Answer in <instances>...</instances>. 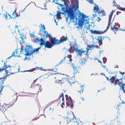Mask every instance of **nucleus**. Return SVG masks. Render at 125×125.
<instances>
[{
	"mask_svg": "<svg viewBox=\"0 0 125 125\" xmlns=\"http://www.w3.org/2000/svg\"><path fill=\"white\" fill-rule=\"evenodd\" d=\"M15 28H18V25H16L15 26Z\"/></svg>",
	"mask_w": 125,
	"mask_h": 125,
	"instance_id": "nucleus-58",
	"label": "nucleus"
},
{
	"mask_svg": "<svg viewBox=\"0 0 125 125\" xmlns=\"http://www.w3.org/2000/svg\"><path fill=\"white\" fill-rule=\"evenodd\" d=\"M3 16L4 17V19L6 20H8L10 19H12L11 16L8 13H6V14H3Z\"/></svg>",
	"mask_w": 125,
	"mask_h": 125,
	"instance_id": "nucleus-23",
	"label": "nucleus"
},
{
	"mask_svg": "<svg viewBox=\"0 0 125 125\" xmlns=\"http://www.w3.org/2000/svg\"><path fill=\"white\" fill-rule=\"evenodd\" d=\"M103 67L105 69V68H106V67L105 66H103Z\"/></svg>",
	"mask_w": 125,
	"mask_h": 125,
	"instance_id": "nucleus-61",
	"label": "nucleus"
},
{
	"mask_svg": "<svg viewBox=\"0 0 125 125\" xmlns=\"http://www.w3.org/2000/svg\"><path fill=\"white\" fill-rule=\"evenodd\" d=\"M44 46L45 48H51L52 46L51 42H50L48 41H46V43Z\"/></svg>",
	"mask_w": 125,
	"mask_h": 125,
	"instance_id": "nucleus-21",
	"label": "nucleus"
},
{
	"mask_svg": "<svg viewBox=\"0 0 125 125\" xmlns=\"http://www.w3.org/2000/svg\"><path fill=\"white\" fill-rule=\"evenodd\" d=\"M74 72L75 73H79V68L74 67H73Z\"/></svg>",
	"mask_w": 125,
	"mask_h": 125,
	"instance_id": "nucleus-36",
	"label": "nucleus"
},
{
	"mask_svg": "<svg viewBox=\"0 0 125 125\" xmlns=\"http://www.w3.org/2000/svg\"><path fill=\"white\" fill-rule=\"evenodd\" d=\"M68 78L67 77L63 78L61 80H59V82L60 83H62L67 81L69 82V81H68Z\"/></svg>",
	"mask_w": 125,
	"mask_h": 125,
	"instance_id": "nucleus-24",
	"label": "nucleus"
},
{
	"mask_svg": "<svg viewBox=\"0 0 125 125\" xmlns=\"http://www.w3.org/2000/svg\"><path fill=\"white\" fill-rule=\"evenodd\" d=\"M78 121V119H76V118L74 116V118H73L72 120H71L69 122H71L73 124V125H79Z\"/></svg>",
	"mask_w": 125,
	"mask_h": 125,
	"instance_id": "nucleus-18",
	"label": "nucleus"
},
{
	"mask_svg": "<svg viewBox=\"0 0 125 125\" xmlns=\"http://www.w3.org/2000/svg\"><path fill=\"white\" fill-rule=\"evenodd\" d=\"M84 87V85H82L80 87L78 91V92L79 94H81L83 93Z\"/></svg>",
	"mask_w": 125,
	"mask_h": 125,
	"instance_id": "nucleus-26",
	"label": "nucleus"
},
{
	"mask_svg": "<svg viewBox=\"0 0 125 125\" xmlns=\"http://www.w3.org/2000/svg\"><path fill=\"white\" fill-rule=\"evenodd\" d=\"M62 101H64V97L62 98Z\"/></svg>",
	"mask_w": 125,
	"mask_h": 125,
	"instance_id": "nucleus-59",
	"label": "nucleus"
},
{
	"mask_svg": "<svg viewBox=\"0 0 125 125\" xmlns=\"http://www.w3.org/2000/svg\"><path fill=\"white\" fill-rule=\"evenodd\" d=\"M10 99L13 102H15L17 100V97L15 95H14L10 97Z\"/></svg>",
	"mask_w": 125,
	"mask_h": 125,
	"instance_id": "nucleus-32",
	"label": "nucleus"
},
{
	"mask_svg": "<svg viewBox=\"0 0 125 125\" xmlns=\"http://www.w3.org/2000/svg\"><path fill=\"white\" fill-rule=\"evenodd\" d=\"M8 122H3L1 123V125H8Z\"/></svg>",
	"mask_w": 125,
	"mask_h": 125,
	"instance_id": "nucleus-44",
	"label": "nucleus"
},
{
	"mask_svg": "<svg viewBox=\"0 0 125 125\" xmlns=\"http://www.w3.org/2000/svg\"><path fill=\"white\" fill-rule=\"evenodd\" d=\"M51 109H52V108H51V107H50V108H49V110H51Z\"/></svg>",
	"mask_w": 125,
	"mask_h": 125,
	"instance_id": "nucleus-63",
	"label": "nucleus"
},
{
	"mask_svg": "<svg viewBox=\"0 0 125 125\" xmlns=\"http://www.w3.org/2000/svg\"><path fill=\"white\" fill-rule=\"evenodd\" d=\"M64 106L65 105L64 103L63 102H62V104L61 105V107H64Z\"/></svg>",
	"mask_w": 125,
	"mask_h": 125,
	"instance_id": "nucleus-50",
	"label": "nucleus"
},
{
	"mask_svg": "<svg viewBox=\"0 0 125 125\" xmlns=\"http://www.w3.org/2000/svg\"><path fill=\"white\" fill-rule=\"evenodd\" d=\"M90 3V4H93V5H94V4H95V3H94L93 2V0H87Z\"/></svg>",
	"mask_w": 125,
	"mask_h": 125,
	"instance_id": "nucleus-42",
	"label": "nucleus"
},
{
	"mask_svg": "<svg viewBox=\"0 0 125 125\" xmlns=\"http://www.w3.org/2000/svg\"><path fill=\"white\" fill-rule=\"evenodd\" d=\"M19 33L21 35V36L20 37V38L22 39V40H23V39L24 38V35L23 34H21L20 33L19 31Z\"/></svg>",
	"mask_w": 125,
	"mask_h": 125,
	"instance_id": "nucleus-45",
	"label": "nucleus"
},
{
	"mask_svg": "<svg viewBox=\"0 0 125 125\" xmlns=\"http://www.w3.org/2000/svg\"><path fill=\"white\" fill-rule=\"evenodd\" d=\"M59 73H58V72H55V73H52V75H53V74L55 75L56 74H59Z\"/></svg>",
	"mask_w": 125,
	"mask_h": 125,
	"instance_id": "nucleus-51",
	"label": "nucleus"
},
{
	"mask_svg": "<svg viewBox=\"0 0 125 125\" xmlns=\"http://www.w3.org/2000/svg\"><path fill=\"white\" fill-rule=\"evenodd\" d=\"M109 18L108 21V26L106 27H104V30L100 31L99 30L96 31V30H93L92 29L90 30V31L92 34H101L106 32L109 29Z\"/></svg>",
	"mask_w": 125,
	"mask_h": 125,
	"instance_id": "nucleus-6",
	"label": "nucleus"
},
{
	"mask_svg": "<svg viewBox=\"0 0 125 125\" xmlns=\"http://www.w3.org/2000/svg\"><path fill=\"white\" fill-rule=\"evenodd\" d=\"M42 29L44 30V31L45 30V27L44 25H43L42 26Z\"/></svg>",
	"mask_w": 125,
	"mask_h": 125,
	"instance_id": "nucleus-47",
	"label": "nucleus"
},
{
	"mask_svg": "<svg viewBox=\"0 0 125 125\" xmlns=\"http://www.w3.org/2000/svg\"><path fill=\"white\" fill-rule=\"evenodd\" d=\"M119 73L121 74V78H125V79L123 80H122L123 82H125V75H124V74H125V72H121V71H119Z\"/></svg>",
	"mask_w": 125,
	"mask_h": 125,
	"instance_id": "nucleus-30",
	"label": "nucleus"
},
{
	"mask_svg": "<svg viewBox=\"0 0 125 125\" xmlns=\"http://www.w3.org/2000/svg\"><path fill=\"white\" fill-rule=\"evenodd\" d=\"M64 2V5H66L67 2L68 0H61Z\"/></svg>",
	"mask_w": 125,
	"mask_h": 125,
	"instance_id": "nucleus-41",
	"label": "nucleus"
},
{
	"mask_svg": "<svg viewBox=\"0 0 125 125\" xmlns=\"http://www.w3.org/2000/svg\"><path fill=\"white\" fill-rule=\"evenodd\" d=\"M16 9H15V10L14 11L13 14H12V16L13 17V18L14 19V18H16L18 16V15L17 14V13L16 12Z\"/></svg>",
	"mask_w": 125,
	"mask_h": 125,
	"instance_id": "nucleus-35",
	"label": "nucleus"
},
{
	"mask_svg": "<svg viewBox=\"0 0 125 125\" xmlns=\"http://www.w3.org/2000/svg\"><path fill=\"white\" fill-rule=\"evenodd\" d=\"M42 47L41 46L38 48L33 49H32V47L30 46H27L24 49V47L23 45L21 46V51H22L23 54L26 56H31L35 52H37L39 49Z\"/></svg>",
	"mask_w": 125,
	"mask_h": 125,
	"instance_id": "nucleus-2",
	"label": "nucleus"
},
{
	"mask_svg": "<svg viewBox=\"0 0 125 125\" xmlns=\"http://www.w3.org/2000/svg\"><path fill=\"white\" fill-rule=\"evenodd\" d=\"M115 11V10H112V11L110 13V20L111 19V18L112 17V15H113V13Z\"/></svg>",
	"mask_w": 125,
	"mask_h": 125,
	"instance_id": "nucleus-40",
	"label": "nucleus"
},
{
	"mask_svg": "<svg viewBox=\"0 0 125 125\" xmlns=\"http://www.w3.org/2000/svg\"><path fill=\"white\" fill-rule=\"evenodd\" d=\"M67 39V36H66L65 38H64V39H60V42L61 43L62 42H64V41H66Z\"/></svg>",
	"mask_w": 125,
	"mask_h": 125,
	"instance_id": "nucleus-37",
	"label": "nucleus"
},
{
	"mask_svg": "<svg viewBox=\"0 0 125 125\" xmlns=\"http://www.w3.org/2000/svg\"><path fill=\"white\" fill-rule=\"evenodd\" d=\"M77 5L76 8L75 7L73 10V8L67 6L65 8L62 7L61 10L65 13L67 14L68 17L70 20V21L74 23V25H76L78 20L77 17V13L76 10L79 8L78 4L79 1L78 0H77Z\"/></svg>",
	"mask_w": 125,
	"mask_h": 125,
	"instance_id": "nucleus-1",
	"label": "nucleus"
},
{
	"mask_svg": "<svg viewBox=\"0 0 125 125\" xmlns=\"http://www.w3.org/2000/svg\"><path fill=\"white\" fill-rule=\"evenodd\" d=\"M10 105H6L5 104H4L2 106V112H4L7 110L8 108H9Z\"/></svg>",
	"mask_w": 125,
	"mask_h": 125,
	"instance_id": "nucleus-20",
	"label": "nucleus"
},
{
	"mask_svg": "<svg viewBox=\"0 0 125 125\" xmlns=\"http://www.w3.org/2000/svg\"><path fill=\"white\" fill-rule=\"evenodd\" d=\"M102 37L101 36H98L95 37V39L97 40V42H100L102 43Z\"/></svg>",
	"mask_w": 125,
	"mask_h": 125,
	"instance_id": "nucleus-29",
	"label": "nucleus"
},
{
	"mask_svg": "<svg viewBox=\"0 0 125 125\" xmlns=\"http://www.w3.org/2000/svg\"><path fill=\"white\" fill-rule=\"evenodd\" d=\"M71 58L68 56H67L64 57V59L62 60L60 62V63H62L64 62L69 64L71 63Z\"/></svg>",
	"mask_w": 125,
	"mask_h": 125,
	"instance_id": "nucleus-12",
	"label": "nucleus"
},
{
	"mask_svg": "<svg viewBox=\"0 0 125 125\" xmlns=\"http://www.w3.org/2000/svg\"><path fill=\"white\" fill-rule=\"evenodd\" d=\"M43 70L42 68V67H37V66L36 68H32L30 70L26 71H25L32 72V71H33L34 70Z\"/></svg>",
	"mask_w": 125,
	"mask_h": 125,
	"instance_id": "nucleus-27",
	"label": "nucleus"
},
{
	"mask_svg": "<svg viewBox=\"0 0 125 125\" xmlns=\"http://www.w3.org/2000/svg\"><path fill=\"white\" fill-rule=\"evenodd\" d=\"M66 13L67 14V16H68V15H67V13ZM68 17H69H69H68H68L67 18H66V21H67V20H68Z\"/></svg>",
	"mask_w": 125,
	"mask_h": 125,
	"instance_id": "nucleus-60",
	"label": "nucleus"
},
{
	"mask_svg": "<svg viewBox=\"0 0 125 125\" xmlns=\"http://www.w3.org/2000/svg\"><path fill=\"white\" fill-rule=\"evenodd\" d=\"M57 4H58V5L59 6H60L61 7H62V6H63V5H62V4H58V3H56Z\"/></svg>",
	"mask_w": 125,
	"mask_h": 125,
	"instance_id": "nucleus-54",
	"label": "nucleus"
},
{
	"mask_svg": "<svg viewBox=\"0 0 125 125\" xmlns=\"http://www.w3.org/2000/svg\"><path fill=\"white\" fill-rule=\"evenodd\" d=\"M7 75L3 77H2L0 78V94L2 92V90L4 87L3 85V84L5 79L7 78Z\"/></svg>",
	"mask_w": 125,
	"mask_h": 125,
	"instance_id": "nucleus-9",
	"label": "nucleus"
},
{
	"mask_svg": "<svg viewBox=\"0 0 125 125\" xmlns=\"http://www.w3.org/2000/svg\"><path fill=\"white\" fill-rule=\"evenodd\" d=\"M51 42L53 46L55 45H57L60 43V40L56 39L55 38H54L51 40Z\"/></svg>",
	"mask_w": 125,
	"mask_h": 125,
	"instance_id": "nucleus-15",
	"label": "nucleus"
},
{
	"mask_svg": "<svg viewBox=\"0 0 125 125\" xmlns=\"http://www.w3.org/2000/svg\"><path fill=\"white\" fill-rule=\"evenodd\" d=\"M119 6V8H118V9L121 10H123L125 11V8H122V7H120V6Z\"/></svg>",
	"mask_w": 125,
	"mask_h": 125,
	"instance_id": "nucleus-43",
	"label": "nucleus"
},
{
	"mask_svg": "<svg viewBox=\"0 0 125 125\" xmlns=\"http://www.w3.org/2000/svg\"><path fill=\"white\" fill-rule=\"evenodd\" d=\"M61 13L63 14L64 13H63L61 12H60L59 11H57V13L55 15V16L56 17V19H57L59 18L61 15Z\"/></svg>",
	"mask_w": 125,
	"mask_h": 125,
	"instance_id": "nucleus-34",
	"label": "nucleus"
},
{
	"mask_svg": "<svg viewBox=\"0 0 125 125\" xmlns=\"http://www.w3.org/2000/svg\"><path fill=\"white\" fill-rule=\"evenodd\" d=\"M39 41L41 42L40 43V45H44L46 43V42H45L44 39L42 38H41L39 39Z\"/></svg>",
	"mask_w": 125,
	"mask_h": 125,
	"instance_id": "nucleus-31",
	"label": "nucleus"
},
{
	"mask_svg": "<svg viewBox=\"0 0 125 125\" xmlns=\"http://www.w3.org/2000/svg\"><path fill=\"white\" fill-rule=\"evenodd\" d=\"M113 76H110L111 78L110 79V82L111 83H113L115 85H117L120 86L123 82L122 80L125 79V78H122L121 79H117L116 78L117 75L116 74H114Z\"/></svg>",
	"mask_w": 125,
	"mask_h": 125,
	"instance_id": "nucleus-4",
	"label": "nucleus"
},
{
	"mask_svg": "<svg viewBox=\"0 0 125 125\" xmlns=\"http://www.w3.org/2000/svg\"><path fill=\"white\" fill-rule=\"evenodd\" d=\"M120 89L121 90H122L125 93V82H123L120 85Z\"/></svg>",
	"mask_w": 125,
	"mask_h": 125,
	"instance_id": "nucleus-25",
	"label": "nucleus"
},
{
	"mask_svg": "<svg viewBox=\"0 0 125 125\" xmlns=\"http://www.w3.org/2000/svg\"><path fill=\"white\" fill-rule=\"evenodd\" d=\"M92 59L91 58L88 57V56L87 57L86 59L84 58L81 59L80 60V64L81 65H83L86 64V62H89Z\"/></svg>",
	"mask_w": 125,
	"mask_h": 125,
	"instance_id": "nucleus-13",
	"label": "nucleus"
},
{
	"mask_svg": "<svg viewBox=\"0 0 125 125\" xmlns=\"http://www.w3.org/2000/svg\"><path fill=\"white\" fill-rule=\"evenodd\" d=\"M99 62H100L101 63V64H102V62H101L100 61H99Z\"/></svg>",
	"mask_w": 125,
	"mask_h": 125,
	"instance_id": "nucleus-62",
	"label": "nucleus"
},
{
	"mask_svg": "<svg viewBox=\"0 0 125 125\" xmlns=\"http://www.w3.org/2000/svg\"><path fill=\"white\" fill-rule=\"evenodd\" d=\"M15 51H16L15 56L20 57V55L21 53V52L22 51H21V49L19 48L17 49Z\"/></svg>",
	"mask_w": 125,
	"mask_h": 125,
	"instance_id": "nucleus-22",
	"label": "nucleus"
},
{
	"mask_svg": "<svg viewBox=\"0 0 125 125\" xmlns=\"http://www.w3.org/2000/svg\"><path fill=\"white\" fill-rule=\"evenodd\" d=\"M78 26L77 27V28H82L83 26V23L85 22L87 23L88 22L89 18L86 15H84L83 13L80 12L78 15Z\"/></svg>",
	"mask_w": 125,
	"mask_h": 125,
	"instance_id": "nucleus-3",
	"label": "nucleus"
},
{
	"mask_svg": "<svg viewBox=\"0 0 125 125\" xmlns=\"http://www.w3.org/2000/svg\"><path fill=\"white\" fill-rule=\"evenodd\" d=\"M114 74H116L115 73H111L110 74V76H113V75H114Z\"/></svg>",
	"mask_w": 125,
	"mask_h": 125,
	"instance_id": "nucleus-52",
	"label": "nucleus"
},
{
	"mask_svg": "<svg viewBox=\"0 0 125 125\" xmlns=\"http://www.w3.org/2000/svg\"><path fill=\"white\" fill-rule=\"evenodd\" d=\"M44 33L45 35V37L46 38H48V37L50 38L51 36V34H48V32L46 31H44Z\"/></svg>",
	"mask_w": 125,
	"mask_h": 125,
	"instance_id": "nucleus-33",
	"label": "nucleus"
},
{
	"mask_svg": "<svg viewBox=\"0 0 125 125\" xmlns=\"http://www.w3.org/2000/svg\"><path fill=\"white\" fill-rule=\"evenodd\" d=\"M87 48L86 53H85L86 55L88 56V51L89 50H91L95 47L94 45H87Z\"/></svg>",
	"mask_w": 125,
	"mask_h": 125,
	"instance_id": "nucleus-17",
	"label": "nucleus"
},
{
	"mask_svg": "<svg viewBox=\"0 0 125 125\" xmlns=\"http://www.w3.org/2000/svg\"><path fill=\"white\" fill-rule=\"evenodd\" d=\"M85 28H86L87 30H90V25L88 23L87 24L86 23L85 26Z\"/></svg>",
	"mask_w": 125,
	"mask_h": 125,
	"instance_id": "nucleus-38",
	"label": "nucleus"
},
{
	"mask_svg": "<svg viewBox=\"0 0 125 125\" xmlns=\"http://www.w3.org/2000/svg\"><path fill=\"white\" fill-rule=\"evenodd\" d=\"M93 11L95 13V14L93 15L94 17L95 16V17L97 16V13L100 16H102L104 15L105 14L104 11L103 10L100 9L98 6L96 4H94V5Z\"/></svg>",
	"mask_w": 125,
	"mask_h": 125,
	"instance_id": "nucleus-5",
	"label": "nucleus"
},
{
	"mask_svg": "<svg viewBox=\"0 0 125 125\" xmlns=\"http://www.w3.org/2000/svg\"><path fill=\"white\" fill-rule=\"evenodd\" d=\"M64 97V95L63 93H62L60 95L59 98H61V97Z\"/></svg>",
	"mask_w": 125,
	"mask_h": 125,
	"instance_id": "nucleus-48",
	"label": "nucleus"
},
{
	"mask_svg": "<svg viewBox=\"0 0 125 125\" xmlns=\"http://www.w3.org/2000/svg\"><path fill=\"white\" fill-rule=\"evenodd\" d=\"M110 23V26H111L110 29L113 32H114V33L115 34H116V31L118 30V28L115 26V23L112 22Z\"/></svg>",
	"mask_w": 125,
	"mask_h": 125,
	"instance_id": "nucleus-14",
	"label": "nucleus"
},
{
	"mask_svg": "<svg viewBox=\"0 0 125 125\" xmlns=\"http://www.w3.org/2000/svg\"><path fill=\"white\" fill-rule=\"evenodd\" d=\"M39 118V117H38V118L37 117H36V118H34V119H33V120H36L38 118Z\"/></svg>",
	"mask_w": 125,
	"mask_h": 125,
	"instance_id": "nucleus-55",
	"label": "nucleus"
},
{
	"mask_svg": "<svg viewBox=\"0 0 125 125\" xmlns=\"http://www.w3.org/2000/svg\"><path fill=\"white\" fill-rule=\"evenodd\" d=\"M81 99L82 100V101H83L84 100V98H83V97H81Z\"/></svg>",
	"mask_w": 125,
	"mask_h": 125,
	"instance_id": "nucleus-57",
	"label": "nucleus"
},
{
	"mask_svg": "<svg viewBox=\"0 0 125 125\" xmlns=\"http://www.w3.org/2000/svg\"><path fill=\"white\" fill-rule=\"evenodd\" d=\"M106 78H107V80H108V79H109L107 77H106Z\"/></svg>",
	"mask_w": 125,
	"mask_h": 125,
	"instance_id": "nucleus-64",
	"label": "nucleus"
},
{
	"mask_svg": "<svg viewBox=\"0 0 125 125\" xmlns=\"http://www.w3.org/2000/svg\"><path fill=\"white\" fill-rule=\"evenodd\" d=\"M97 19H96V21H97L98 22H99L101 20V19H100L99 17H97Z\"/></svg>",
	"mask_w": 125,
	"mask_h": 125,
	"instance_id": "nucleus-46",
	"label": "nucleus"
},
{
	"mask_svg": "<svg viewBox=\"0 0 125 125\" xmlns=\"http://www.w3.org/2000/svg\"><path fill=\"white\" fill-rule=\"evenodd\" d=\"M117 114L118 115H119L120 114V113L118 111L117 112Z\"/></svg>",
	"mask_w": 125,
	"mask_h": 125,
	"instance_id": "nucleus-56",
	"label": "nucleus"
},
{
	"mask_svg": "<svg viewBox=\"0 0 125 125\" xmlns=\"http://www.w3.org/2000/svg\"><path fill=\"white\" fill-rule=\"evenodd\" d=\"M33 41L34 42H38L39 41V40L38 38H35L33 39Z\"/></svg>",
	"mask_w": 125,
	"mask_h": 125,
	"instance_id": "nucleus-39",
	"label": "nucleus"
},
{
	"mask_svg": "<svg viewBox=\"0 0 125 125\" xmlns=\"http://www.w3.org/2000/svg\"><path fill=\"white\" fill-rule=\"evenodd\" d=\"M121 13V12H120V11H117L116 12V14L117 15H118L119 13Z\"/></svg>",
	"mask_w": 125,
	"mask_h": 125,
	"instance_id": "nucleus-53",
	"label": "nucleus"
},
{
	"mask_svg": "<svg viewBox=\"0 0 125 125\" xmlns=\"http://www.w3.org/2000/svg\"><path fill=\"white\" fill-rule=\"evenodd\" d=\"M102 43L100 42H99L97 41L96 42H94V45L95 47L97 48H98L102 44Z\"/></svg>",
	"mask_w": 125,
	"mask_h": 125,
	"instance_id": "nucleus-28",
	"label": "nucleus"
},
{
	"mask_svg": "<svg viewBox=\"0 0 125 125\" xmlns=\"http://www.w3.org/2000/svg\"><path fill=\"white\" fill-rule=\"evenodd\" d=\"M15 52H13L12 53V55H11V56H15Z\"/></svg>",
	"mask_w": 125,
	"mask_h": 125,
	"instance_id": "nucleus-49",
	"label": "nucleus"
},
{
	"mask_svg": "<svg viewBox=\"0 0 125 125\" xmlns=\"http://www.w3.org/2000/svg\"><path fill=\"white\" fill-rule=\"evenodd\" d=\"M11 66L10 65H7L5 62H4V64L2 68H0V72L5 70L6 73L7 75L9 74H11L12 72H11Z\"/></svg>",
	"mask_w": 125,
	"mask_h": 125,
	"instance_id": "nucleus-7",
	"label": "nucleus"
},
{
	"mask_svg": "<svg viewBox=\"0 0 125 125\" xmlns=\"http://www.w3.org/2000/svg\"><path fill=\"white\" fill-rule=\"evenodd\" d=\"M41 88V86L40 85L38 84L36 85L34 87V90L36 92V93L34 94H38L40 90V91L41 92V90L40 89Z\"/></svg>",
	"mask_w": 125,
	"mask_h": 125,
	"instance_id": "nucleus-19",
	"label": "nucleus"
},
{
	"mask_svg": "<svg viewBox=\"0 0 125 125\" xmlns=\"http://www.w3.org/2000/svg\"><path fill=\"white\" fill-rule=\"evenodd\" d=\"M75 51V52H77V55H79L80 56H81L82 54L83 53H85L86 52L85 51L83 50L82 49H79L77 48L76 49Z\"/></svg>",
	"mask_w": 125,
	"mask_h": 125,
	"instance_id": "nucleus-16",
	"label": "nucleus"
},
{
	"mask_svg": "<svg viewBox=\"0 0 125 125\" xmlns=\"http://www.w3.org/2000/svg\"><path fill=\"white\" fill-rule=\"evenodd\" d=\"M70 48L71 49L69 50V51L70 53H73L77 49L76 48L77 44L73 42L70 43Z\"/></svg>",
	"mask_w": 125,
	"mask_h": 125,
	"instance_id": "nucleus-11",
	"label": "nucleus"
},
{
	"mask_svg": "<svg viewBox=\"0 0 125 125\" xmlns=\"http://www.w3.org/2000/svg\"><path fill=\"white\" fill-rule=\"evenodd\" d=\"M74 117L73 113L72 112L68 113L67 114V117L64 118L63 120L66 124H67L69 123V121L72 120L73 118H74Z\"/></svg>",
	"mask_w": 125,
	"mask_h": 125,
	"instance_id": "nucleus-8",
	"label": "nucleus"
},
{
	"mask_svg": "<svg viewBox=\"0 0 125 125\" xmlns=\"http://www.w3.org/2000/svg\"><path fill=\"white\" fill-rule=\"evenodd\" d=\"M65 96L66 98L67 104V105H70V107H72L73 106V101L71 99V97L69 96H68L67 95H66Z\"/></svg>",
	"mask_w": 125,
	"mask_h": 125,
	"instance_id": "nucleus-10",
	"label": "nucleus"
}]
</instances>
